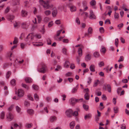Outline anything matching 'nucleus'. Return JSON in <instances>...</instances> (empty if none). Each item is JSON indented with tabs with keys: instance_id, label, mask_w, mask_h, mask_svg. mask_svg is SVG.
Segmentation results:
<instances>
[{
	"instance_id": "nucleus-1",
	"label": "nucleus",
	"mask_w": 129,
	"mask_h": 129,
	"mask_svg": "<svg viewBox=\"0 0 129 129\" xmlns=\"http://www.w3.org/2000/svg\"><path fill=\"white\" fill-rule=\"evenodd\" d=\"M39 2L40 4L46 9H48L50 8V1H49L47 0L46 1H45L43 0H39Z\"/></svg>"
},
{
	"instance_id": "nucleus-2",
	"label": "nucleus",
	"mask_w": 129,
	"mask_h": 129,
	"mask_svg": "<svg viewBox=\"0 0 129 129\" xmlns=\"http://www.w3.org/2000/svg\"><path fill=\"white\" fill-rule=\"evenodd\" d=\"M41 68L40 70L37 69L38 71L39 72L44 73H45L47 70V67L46 65L43 63H41Z\"/></svg>"
},
{
	"instance_id": "nucleus-3",
	"label": "nucleus",
	"mask_w": 129,
	"mask_h": 129,
	"mask_svg": "<svg viewBox=\"0 0 129 129\" xmlns=\"http://www.w3.org/2000/svg\"><path fill=\"white\" fill-rule=\"evenodd\" d=\"M33 34V33L29 34L25 39V41L26 42H29L30 41H32V40L34 39V37L35 36Z\"/></svg>"
},
{
	"instance_id": "nucleus-4",
	"label": "nucleus",
	"mask_w": 129,
	"mask_h": 129,
	"mask_svg": "<svg viewBox=\"0 0 129 129\" xmlns=\"http://www.w3.org/2000/svg\"><path fill=\"white\" fill-rule=\"evenodd\" d=\"M82 99H76L73 98H72L69 100V103L70 104L72 105H74L77 102H78L79 101L81 100L82 101Z\"/></svg>"
},
{
	"instance_id": "nucleus-5",
	"label": "nucleus",
	"mask_w": 129,
	"mask_h": 129,
	"mask_svg": "<svg viewBox=\"0 0 129 129\" xmlns=\"http://www.w3.org/2000/svg\"><path fill=\"white\" fill-rule=\"evenodd\" d=\"M103 88L105 90H107L108 92H111V87L109 84H105L104 85Z\"/></svg>"
},
{
	"instance_id": "nucleus-6",
	"label": "nucleus",
	"mask_w": 129,
	"mask_h": 129,
	"mask_svg": "<svg viewBox=\"0 0 129 129\" xmlns=\"http://www.w3.org/2000/svg\"><path fill=\"white\" fill-rule=\"evenodd\" d=\"M7 120L8 121H10L13 120L14 118L13 115L10 112H8L6 115Z\"/></svg>"
},
{
	"instance_id": "nucleus-7",
	"label": "nucleus",
	"mask_w": 129,
	"mask_h": 129,
	"mask_svg": "<svg viewBox=\"0 0 129 129\" xmlns=\"http://www.w3.org/2000/svg\"><path fill=\"white\" fill-rule=\"evenodd\" d=\"M73 111L71 109H69L66 111V115L68 117H71L72 115Z\"/></svg>"
},
{
	"instance_id": "nucleus-8",
	"label": "nucleus",
	"mask_w": 129,
	"mask_h": 129,
	"mask_svg": "<svg viewBox=\"0 0 129 129\" xmlns=\"http://www.w3.org/2000/svg\"><path fill=\"white\" fill-rule=\"evenodd\" d=\"M24 91L23 90L21 89H19L18 90L17 94L18 96L22 97L24 94Z\"/></svg>"
},
{
	"instance_id": "nucleus-9",
	"label": "nucleus",
	"mask_w": 129,
	"mask_h": 129,
	"mask_svg": "<svg viewBox=\"0 0 129 129\" xmlns=\"http://www.w3.org/2000/svg\"><path fill=\"white\" fill-rule=\"evenodd\" d=\"M6 17L8 20L11 21V22L14 19L15 17L13 15L9 14L7 15Z\"/></svg>"
},
{
	"instance_id": "nucleus-10",
	"label": "nucleus",
	"mask_w": 129,
	"mask_h": 129,
	"mask_svg": "<svg viewBox=\"0 0 129 129\" xmlns=\"http://www.w3.org/2000/svg\"><path fill=\"white\" fill-rule=\"evenodd\" d=\"M90 17L89 18L90 19H94L96 18V17L94 14L93 11L92 10H90Z\"/></svg>"
},
{
	"instance_id": "nucleus-11",
	"label": "nucleus",
	"mask_w": 129,
	"mask_h": 129,
	"mask_svg": "<svg viewBox=\"0 0 129 129\" xmlns=\"http://www.w3.org/2000/svg\"><path fill=\"white\" fill-rule=\"evenodd\" d=\"M29 23L24 22L21 24V27L23 28H25L27 27L30 25Z\"/></svg>"
},
{
	"instance_id": "nucleus-12",
	"label": "nucleus",
	"mask_w": 129,
	"mask_h": 129,
	"mask_svg": "<svg viewBox=\"0 0 129 129\" xmlns=\"http://www.w3.org/2000/svg\"><path fill=\"white\" fill-rule=\"evenodd\" d=\"M95 66L92 64L90 65L89 67V69L91 71L94 72L95 71Z\"/></svg>"
},
{
	"instance_id": "nucleus-13",
	"label": "nucleus",
	"mask_w": 129,
	"mask_h": 129,
	"mask_svg": "<svg viewBox=\"0 0 129 129\" xmlns=\"http://www.w3.org/2000/svg\"><path fill=\"white\" fill-rule=\"evenodd\" d=\"M57 119V118L55 116H52L50 118V121L51 122H53L55 121Z\"/></svg>"
},
{
	"instance_id": "nucleus-14",
	"label": "nucleus",
	"mask_w": 129,
	"mask_h": 129,
	"mask_svg": "<svg viewBox=\"0 0 129 129\" xmlns=\"http://www.w3.org/2000/svg\"><path fill=\"white\" fill-rule=\"evenodd\" d=\"M27 112L29 114L31 115L34 114V110L31 109H27Z\"/></svg>"
},
{
	"instance_id": "nucleus-15",
	"label": "nucleus",
	"mask_w": 129,
	"mask_h": 129,
	"mask_svg": "<svg viewBox=\"0 0 129 129\" xmlns=\"http://www.w3.org/2000/svg\"><path fill=\"white\" fill-rule=\"evenodd\" d=\"M25 80L26 83H30L32 82V79L29 77H27L25 78Z\"/></svg>"
},
{
	"instance_id": "nucleus-16",
	"label": "nucleus",
	"mask_w": 129,
	"mask_h": 129,
	"mask_svg": "<svg viewBox=\"0 0 129 129\" xmlns=\"http://www.w3.org/2000/svg\"><path fill=\"white\" fill-rule=\"evenodd\" d=\"M57 12L56 9L55 8L54 9L52 12V14L53 16L55 17L56 16L57 14Z\"/></svg>"
},
{
	"instance_id": "nucleus-17",
	"label": "nucleus",
	"mask_w": 129,
	"mask_h": 129,
	"mask_svg": "<svg viewBox=\"0 0 129 129\" xmlns=\"http://www.w3.org/2000/svg\"><path fill=\"white\" fill-rule=\"evenodd\" d=\"M91 59V55L90 54H88L85 57V60L87 61L90 60Z\"/></svg>"
},
{
	"instance_id": "nucleus-18",
	"label": "nucleus",
	"mask_w": 129,
	"mask_h": 129,
	"mask_svg": "<svg viewBox=\"0 0 129 129\" xmlns=\"http://www.w3.org/2000/svg\"><path fill=\"white\" fill-rule=\"evenodd\" d=\"M70 64V63L69 62L67 61H65V63L64 64V67L65 68H68L69 67Z\"/></svg>"
},
{
	"instance_id": "nucleus-19",
	"label": "nucleus",
	"mask_w": 129,
	"mask_h": 129,
	"mask_svg": "<svg viewBox=\"0 0 129 129\" xmlns=\"http://www.w3.org/2000/svg\"><path fill=\"white\" fill-rule=\"evenodd\" d=\"M27 12L25 11L22 10L21 12V15L22 16H26L27 15Z\"/></svg>"
},
{
	"instance_id": "nucleus-20",
	"label": "nucleus",
	"mask_w": 129,
	"mask_h": 129,
	"mask_svg": "<svg viewBox=\"0 0 129 129\" xmlns=\"http://www.w3.org/2000/svg\"><path fill=\"white\" fill-rule=\"evenodd\" d=\"M75 125V123L74 121H72L70 123V127L71 129H73Z\"/></svg>"
},
{
	"instance_id": "nucleus-21",
	"label": "nucleus",
	"mask_w": 129,
	"mask_h": 129,
	"mask_svg": "<svg viewBox=\"0 0 129 129\" xmlns=\"http://www.w3.org/2000/svg\"><path fill=\"white\" fill-rule=\"evenodd\" d=\"M44 13L46 16H48L51 14V12L50 10H47L44 11Z\"/></svg>"
},
{
	"instance_id": "nucleus-22",
	"label": "nucleus",
	"mask_w": 129,
	"mask_h": 129,
	"mask_svg": "<svg viewBox=\"0 0 129 129\" xmlns=\"http://www.w3.org/2000/svg\"><path fill=\"white\" fill-rule=\"evenodd\" d=\"M78 52L79 56H81L82 54V51L81 48H79Z\"/></svg>"
},
{
	"instance_id": "nucleus-23",
	"label": "nucleus",
	"mask_w": 129,
	"mask_h": 129,
	"mask_svg": "<svg viewBox=\"0 0 129 129\" xmlns=\"http://www.w3.org/2000/svg\"><path fill=\"white\" fill-rule=\"evenodd\" d=\"M77 111H75L73 113H72V115L73 116H76L78 115V111H80V110L79 108H78L77 109Z\"/></svg>"
},
{
	"instance_id": "nucleus-24",
	"label": "nucleus",
	"mask_w": 129,
	"mask_h": 129,
	"mask_svg": "<svg viewBox=\"0 0 129 129\" xmlns=\"http://www.w3.org/2000/svg\"><path fill=\"white\" fill-rule=\"evenodd\" d=\"M5 116V112L4 111H2L0 114V118L1 119H4Z\"/></svg>"
},
{
	"instance_id": "nucleus-25",
	"label": "nucleus",
	"mask_w": 129,
	"mask_h": 129,
	"mask_svg": "<svg viewBox=\"0 0 129 129\" xmlns=\"http://www.w3.org/2000/svg\"><path fill=\"white\" fill-rule=\"evenodd\" d=\"M32 87L35 90H37L39 88L38 86L35 84L33 85L32 86Z\"/></svg>"
},
{
	"instance_id": "nucleus-26",
	"label": "nucleus",
	"mask_w": 129,
	"mask_h": 129,
	"mask_svg": "<svg viewBox=\"0 0 129 129\" xmlns=\"http://www.w3.org/2000/svg\"><path fill=\"white\" fill-rule=\"evenodd\" d=\"M21 86L25 88L27 90H28L29 89V86L25 84L22 83L21 84Z\"/></svg>"
},
{
	"instance_id": "nucleus-27",
	"label": "nucleus",
	"mask_w": 129,
	"mask_h": 129,
	"mask_svg": "<svg viewBox=\"0 0 129 129\" xmlns=\"http://www.w3.org/2000/svg\"><path fill=\"white\" fill-rule=\"evenodd\" d=\"M91 115L90 114H88L84 116V119L86 120L87 119H89L91 118Z\"/></svg>"
},
{
	"instance_id": "nucleus-28",
	"label": "nucleus",
	"mask_w": 129,
	"mask_h": 129,
	"mask_svg": "<svg viewBox=\"0 0 129 129\" xmlns=\"http://www.w3.org/2000/svg\"><path fill=\"white\" fill-rule=\"evenodd\" d=\"M94 57L96 58H98L100 56V54L99 53L95 51L93 54Z\"/></svg>"
},
{
	"instance_id": "nucleus-29",
	"label": "nucleus",
	"mask_w": 129,
	"mask_h": 129,
	"mask_svg": "<svg viewBox=\"0 0 129 129\" xmlns=\"http://www.w3.org/2000/svg\"><path fill=\"white\" fill-rule=\"evenodd\" d=\"M33 125V124L32 123H30V124L27 123L25 125V126L26 128H29L31 127Z\"/></svg>"
},
{
	"instance_id": "nucleus-30",
	"label": "nucleus",
	"mask_w": 129,
	"mask_h": 129,
	"mask_svg": "<svg viewBox=\"0 0 129 129\" xmlns=\"http://www.w3.org/2000/svg\"><path fill=\"white\" fill-rule=\"evenodd\" d=\"M114 112L115 113H117L118 112L119 109L117 107H115L113 108Z\"/></svg>"
},
{
	"instance_id": "nucleus-31",
	"label": "nucleus",
	"mask_w": 129,
	"mask_h": 129,
	"mask_svg": "<svg viewBox=\"0 0 129 129\" xmlns=\"http://www.w3.org/2000/svg\"><path fill=\"white\" fill-rule=\"evenodd\" d=\"M89 96L88 93L87 92L84 95V98L85 100H88L89 99Z\"/></svg>"
},
{
	"instance_id": "nucleus-32",
	"label": "nucleus",
	"mask_w": 129,
	"mask_h": 129,
	"mask_svg": "<svg viewBox=\"0 0 129 129\" xmlns=\"http://www.w3.org/2000/svg\"><path fill=\"white\" fill-rule=\"evenodd\" d=\"M90 3L91 6H94L96 4V2L95 0H92Z\"/></svg>"
},
{
	"instance_id": "nucleus-33",
	"label": "nucleus",
	"mask_w": 129,
	"mask_h": 129,
	"mask_svg": "<svg viewBox=\"0 0 129 129\" xmlns=\"http://www.w3.org/2000/svg\"><path fill=\"white\" fill-rule=\"evenodd\" d=\"M100 83V82L98 80L95 81L94 82L93 86L94 87L96 86Z\"/></svg>"
},
{
	"instance_id": "nucleus-34",
	"label": "nucleus",
	"mask_w": 129,
	"mask_h": 129,
	"mask_svg": "<svg viewBox=\"0 0 129 129\" xmlns=\"http://www.w3.org/2000/svg\"><path fill=\"white\" fill-rule=\"evenodd\" d=\"M88 34H90L92 33V29L90 27H89L88 30Z\"/></svg>"
},
{
	"instance_id": "nucleus-35",
	"label": "nucleus",
	"mask_w": 129,
	"mask_h": 129,
	"mask_svg": "<svg viewBox=\"0 0 129 129\" xmlns=\"http://www.w3.org/2000/svg\"><path fill=\"white\" fill-rule=\"evenodd\" d=\"M70 9L71 11H75L76 10V8L74 6H73L70 7Z\"/></svg>"
},
{
	"instance_id": "nucleus-36",
	"label": "nucleus",
	"mask_w": 129,
	"mask_h": 129,
	"mask_svg": "<svg viewBox=\"0 0 129 129\" xmlns=\"http://www.w3.org/2000/svg\"><path fill=\"white\" fill-rule=\"evenodd\" d=\"M11 71H9L7 72L6 76V78H9L11 74Z\"/></svg>"
},
{
	"instance_id": "nucleus-37",
	"label": "nucleus",
	"mask_w": 129,
	"mask_h": 129,
	"mask_svg": "<svg viewBox=\"0 0 129 129\" xmlns=\"http://www.w3.org/2000/svg\"><path fill=\"white\" fill-rule=\"evenodd\" d=\"M119 17V14L115 12L114 14V18L115 19H118Z\"/></svg>"
},
{
	"instance_id": "nucleus-38",
	"label": "nucleus",
	"mask_w": 129,
	"mask_h": 129,
	"mask_svg": "<svg viewBox=\"0 0 129 129\" xmlns=\"http://www.w3.org/2000/svg\"><path fill=\"white\" fill-rule=\"evenodd\" d=\"M83 107L84 109L86 111H87L88 109V106L87 105L84 104L83 105Z\"/></svg>"
},
{
	"instance_id": "nucleus-39",
	"label": "nucleus",
	"mask_w": 129,
	"mask_h": 129,
	"mask_svg": "<svg viewBox=\"0 0 129 129\" xmlns=\"http://www.w3.org/2000/svg\"><path fill=\"white\" fill-rule=\"evenodd\" d=\"M98 65L100 67L104 66V62L103 61H100L98 63Z\"/></svg>"
},
{
	"instance_id": "nucleus-40",
	"label": "nucleus",
	"mask_w": 129,
	"mask_h": 129,
	"mask_svg": "<svg viewBox=\"0 0 129 129\" xmlns=\"http://www.w3.org/2000/svg\"><path fill=\"white\" fill-rule=\"evenodd\" d=\"M77 88L74 87L72 90V92L73 93H76L77 90Z\"/></svg>"
},
{
	"instance_id": "nucleus-41",
	"label": "nucleus",
	"mask_w": 129,
	"mask_h": 129,
	"mask_svg": "<svg viewBox=\"0 0 129 129\" xmlns=\"http://www.w3.org/2000/svg\"><path fill=\"white\" fill-rule=\"evenodd\" d=\"M16 109L18 113H19L20 112L21 110V108L18 106H16Z\"/></svg>"
},
{
	"instance_id": "nucleus-42",
	"label": "nucleus",
	"mask_w": 129,
	"mask_h": 129,
	"mask_svg": "<svg viewBox=\"0 0 129 129\" xmlns=\"http://www.w3.org/2000/svg\"><path fill=\"white\" fill-rule=\"evenodd\" d=\"M34 97L35 99L37 101H38L39 100L38 96L36 93L34 95Z\"/></svg>"
},
{
	"instance_id": "nucleus-43",
	"label": "nucleus",
	"mask_w": 129,
	"mask_h": 129,
	"mask_svg": "<svg viewBox=\"0 0 129 129\" xmlns=\"http://www.w3.org/2000/svg\"><path fill=\"white\" fill-rule=\"evenodd\" d=\"M37 17L38 18V22L40 23L42 19L41 16L40 15H37Z\"/></svg>"
},
{
	"instance_id": "nucleus-44",
	"label": "nucleus",
	"mask_w": 129,
	"mask_h": 129,
	"mask_svg": "<svg viewBox=\"0 0 129 129\" xmlns=\"http://www.w3.org/2000/svg\"><path fill=\"white\" fill-rule=\"evenodd\" d=\"M16 81L15 80L13 79L11 81V84L13 85H14L15 84Z\"/></svg>"
},
{
	"instance_id": "nucleus-45",
	"label": "nucleus",
	"mask_w": 129,
	"mask_h": 129,
	"mask_svg": "<svg viewBox=\"0 0 129 129\" xmlns=\"http://www.w3.org/2000/svg\"><path fill=\"white\" fill-rule=\"evenodd\" d=\"M50 19L48 17H45L44 19V21L45 22H47Z\"/></svg>"
},
{
	"instance_id": "nucleus-46",
	"label": "nucleus",
	"mask_w": 129,
	"mask_h": 129,
	"mask_svg": "<svg viewBox=\"0 0 129 129\" xmlns=\"http://www.w3.org/2000/svg\"><path fill=\"white\" fill-rule=\"evenodd\" d=\"M99 30L101 33L102 34L104 32V28L102 27H101L99 28Z\"/></svg>"
},
{
	"instance_id": "nucleus-47",
	"label": "nucleus",
	"mask_w": 129,
	"mask_h": 129,
	"mask_svg": "<svg viewBox=\"0 0 129 129\" xmlns=\"http://www.w3.org/2000/svg\"><path fill=\"white\" fill-rule=\"evenodd\" d=\"M124 60V57L123 56H121L120 57L119 60H118L119 62H120V61H122Z\"/></svg>"
},
{
	"instance_id": "nucleus-48",
	"label": "nucleus",
	"mask_w": 129,
	"mask_h": 129,
	"mask_svg": "<svg viewBox=\"0 0 129 129\" xmlns=\"http://www.w3.org/2000/svg\"><path fill=\"white\" fill-rule=\"evenodd\" d=\"M17 43V38L16 37L14 38V40L13 41V43L14 44H16Z\"/></svg>"
},
{
	"instance_id": "nucleus-49",
	"label": "nucleus",
	"mask_w": 129,
	"mask_h": 129,
	"mask_svg": "<svg viewBox=\"0 0 129 129\" xmlns=\"http://www.w3.org/2000/svg\"><path fill=\"white\" fill-rule=\"evenodd\" d=\"M10 65V64L8 63H5L3 64V67L4 68H6L7 66Z\"/></svg>"
},
{
	"instance_id": "nucleus-50",
	"label": "nucleus",
	"mask_w": 129,
	"mask_h": 129,
	"mask_svg": "<svg viewBox=\"0 0 129 129\" xmlns=\"http://www.w3.org/2000/svg\"><path fill=\"white\" fill-rule=\"evenodd\" d=\"M10 10V7H7L6 9L5 10V13H7Z\"/></svg>"
},
{
	"instance_id": "nucleus-51",
	"label": "nucleus",
	"mask_w": 129,
	"mask_h": 129,
	"mask_svg": "<svg viewBox=\"0 0 129 129\" xmlns=\"http://www.w3.org/2000/svg\"><path fill=\"white\" fill-rule=\"evenodd\" d=\"M101 52H102L103 53H105L106 49L105 47H103L100 50Z\"/></svg>"
},
{
	"instance_id": "nucleus-52",
	"label": "nucleus",
	"mask_w": 129,
	"mask_h": 129,
	"mask_svg": "<svg viewBox=\"0 0 129 129\" xmlns=\"http://www.w3.org/2000/svg\"><path fill=\"white\" fill-rule=\"evenodd\" d=\"M87 82L88 84H89L91 82V79L89 77L88 78Z\"/></svg>"
},
{
	"instance_id": "nucleus-53",
	"label": "nucleus",
	"mask_w": 129,
	"mask_h": 129,
	"mask_svg": "<svg viewBox=\"0 0 129 129\" xmlns=\"http://www.w3.org/2000/svg\"><path fill=\"white\" fill-rule=\"evenodd\" d=\"M118 38H116L115 39V45L116 46V47L118 46Z\"/></svg>"
},
{
	"instance_id": "nucleus-54",
	"label": "nucleus",
	"mask_w": 129,
	"mask_h": 129,
	"mask_svg": "<svg viewBox=\"0 0 129 129\" xmlns=\"http://www.w3.org/2000/svg\"><path fill=\"white\" fill-rule=\"evenodd\" d=\"M28 99L31 101H33L34 100L33 98L29 94L28 95Z\"/></svg>"
},
{
	"instance_id": "nucleus-55",
	"label": "nucleus",
	"mask_w": 129,
	"mask_h": 129,
	"mask_svg": "<svg viewBox=\"0 0 129 129\" xmlns=\"http://www.w3.org/2000/svg\"><path fill=\"white\" fill-rule=\"evenodd\" d=\"M72 75V73L71 72H69L67 73L66 75L67 77L70 76Z\"/></svg>"
},
{
	"instance_id": "nucleus-56",
	"label": "nucleus",
	"mask_w": 129,
	"mask_h": 129,
	"mask_svg": "<svg viewBox=\"0 0 129 129\" xmlns=\"http://www.w3.org/2000/svg\"><path fill=\"white\" fill-rule=\"evenodd\" d=\"M126 5L125 4H123L122 5V8L125 11H126L128 10V9H127L125 8V7Z\"/></svg>"
},
{
	"instance_id": "nucleus-57",
	"label": "nucleus",
	"mask_w": 129,
	"mask_h": 129,
	"mask_svg": "<svg viewBox=\"0 0 129 129\" xmlns=\"http://www.w3.org/2000/svg\"><path fill=\"white\" fill-rule=\"evenodd\" d=\"M120 127L121 129H125L126 126L125 124H121Z\"/></svg>"
},
{
	"instance_id": "nucleus-58",
	"label": "nucleus",
	"mask_w": 129,
	"mask_h": 129,
	"mask_svg": "<svg viewBox=\"0 0 129 129\" xmlns=\"http://www.w3.org/2000/svg\"><path fill=\"white\" fill-rule=\"evenodd\" d=\"M24 105L27 106H29L30 104L29 102L27 101H25L24 103Z\"/></svg>"
},
{
	"instance_id": "nucleus-59",
	"label": "nucleus",
	"mask_w": 129,
	"mask_h": 129,
	"mask_svg": "<svg viewBox=\"0 0 129 129\" xmlns=\"http://www.w3.org/2000/svg\"><path fill=\"white\" fill-rule=\"evenodd\" d=\"M66 51L67 50L66 48H64L62 49V52L64 54H66Z\"/></svg>"
},
{
	"instance_id": "nucleus-60",
	"label": "nucleus",
	"mask_w": 129,
	"mask_h": 129,
	"mask_svg": "<svg viewBox=\"0 0 129 129\" xmlns=\"http://www.w3.org/2000/svg\"><path fill=\"white\" fill-rule=\"evenodd\" d=\"M55 23L57 24H60V20H56L55 21Z\"/></svg>"
},
{
	"instance_id": "nucleus-61",
	"label": "nucleus",
	"mask_w": 129,
	"mask_h": 129,
	"mask_svg": "<svg viewBox=\"0 0 129 129\" xmlns=\"http://www.w3.org/2000/svg\"><path fill=\"white\" fill-rule=\"evenodd\" d=\"M53 22L52 21L50 22L48 24V26L49 27H51L53 25Z\"/></svg>"
},
{
	"instance_id": "nucleus-62",
	"label": "nucleus",
	"mask_w": 129,
	"mask_h": 129,
	"mask_svg": "<svg viewBox=\"0 0 129 129\" xmlns=\"http://www.w3.org/2000/svg\"><path fill=\"white\" fill-rule=\"evenodd\" d=\"M35 37L38 39H40L41 38V36L40 34H36L35 35Z\"/></svg>"
},
{
	"instance_id": "nucleus-63",
	"label": "nucleus",
	"mask_w": 129,
	"mask_h": 129,
	"mask_svg": "<svg viewBox=\"0 0 129 129\" xmlns=\"http://www.w3.org/2000/svg\"><path fill=\"white\" fill-rule=\"evenodd\" d=\"M100 117L96 116L95 118V121L98 122L100 119Z\"/></svg>"
},
{
	"instance_id": "nucleus-64",
	"label": "nucleus",
	"mask_w": 129,
	"mask_h": 129,
	"mask_svg": "<svg viewBox=\"0 0 129 129\" xmlns=\"http://www.w3.org/2000/svg\"><path fill=\"white\" fill-rule=\"evenodd\" d=\"M68 80L70 83H71L73 81V79L72 78H68Z\"/></svg>"
}]
</instances>
